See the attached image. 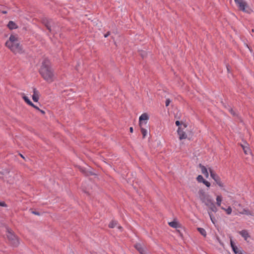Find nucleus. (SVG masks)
Instances as JSON below:
<instances>
[{"instance_id":"obj_7","label":"nucleus","mask_w":254,"mask_h":254,"mask_svg":"<svg viewBox=\"0 0 254 254\" xmlns=\"http://www.w3.org/2000/svg\"><path fill=\"white\" fill-rule=\"evenodd\" d=\"M186 128V126H184V128H181V127H179L177 130L178 134L179 136V139L180 140L186 139L187 137V134L186 131L184 130V129Z\"/></svg>"},{"instance_id":"obj_38","label":"nucleus","mask_w":254,"mask_h":254,"mask_svg":"<svg viewBox=\"0 0 254 254\" xmlns=\"http://www.w3.org/2000/svg\"><path fill=\"white\" fill-rule=\"evenodd\" d=\"M129 130H130V132H133V127H130V128H129Z\"/></svg>"},{"instance_id":"obj_25","label":"nucleus","mask_w":254,"mask_h":254,"mask_svg":"<svg viewBox=\"0 0 254 254\" xmlns=\"http://www.w3.org/2000/svg\"><path fill=\"white\" fill-rule=\"evenodd\" d=\"M141 128V132L142 134L143 138H145L147 133V130L143 127V126L140 127Z\"/></svg>"},{"instance_id":"obj_27","label":"nucleus","mask_w":254,"mask_h":254,"mask_svg":"<svg viewBox=\"0 0 254 254\" xmlns=\"http://www.w3.org/2000/svg\"><path fill=\"white\" fill-rule=\"evenodd\" d=\"M197 181L199 183H202L205 180L201 175H198L196 178Z\"/></svg>"},{"instance_id":"obj_18","label":"nucleus","mask_w":254,"mask_h":254,"mask_svg":"<svg viewBox=\"0 0 254 254\" xmlns=\"http://www.w3.org/2000/svg\"><path fill=\"white\" fill-rule=\"evenodd\" d=\"M241 146L243 148L244 152L246 154H249V153H251V150L250 149L249 147L243 144H242Z\"/></svg>"},{"instance_id":"obj_19","label":"nucleus","mask_w":254,"mask_h":254,"mask_svg":"<svg viewBox=\"0 0 254 254\" xmlns=\"http://www.w3.org/2000/svg\"><path fill=\"white\" fill-rule=\"evenodd\" d=\"M241 214H246L247 215L253 216V213L251 212L249 209H244L243 211L241 212Z\"/></svg>"},{"instance_id":"obj_28","label":"nucleus","mask_w":254,"mask_h":254,"mask_svg":"<svg viewBox=\"0 0 254 254\" xmlns=\"http://www.w3.org/2000/svg\"><path fill=\"white\" fill-rule=\"evenodd\" d=\"M202 183L207 187L210 186V183L205 180H204Z\"/></svg>"},{"instance_id":"obj_26","label":"nucleus","mask_w":254,"mask_h":254,"mask_svg":"<svg viewBox=\"0 0 254 254\" xmlns=\"http://www.w3.org/2000/svg\"><path fill=\"white\" fill-rule=\"evenodd\" d=\"M208 213L209 214V217L210 218V220H211V222L214 224H215V219L213 215L212 214L211 212H210L209 211H208Z\"/></svg>"},{"instance_id":"obj_37","label":"nucleus","mask_w":254,"mask_h":254,"mask_svg":"<svg viewBox=\"0 0 254 254\" xmlns=\"http://www.w3.org/2000/svg\"><path fill=\"white\" fill-rule=\"evenodd\" d=\"M109 35H110V32H108L107 33H106V34H105L104 37L106 38V37H107Z\"/></svg>"},{"instance_id":"obj_36","label":"nucleus","mask_w":254,"mask_h":254,"mask_svg":"<svg viewBox=\"0 0 254 254\" xmlns=\"http://www.w3.org/2000/svg\"><path fill=\"white\" fill-rule=\"evenodd\" d=\"M230 112L233 115H235V113L234 112H233V110L232 109H231L230 110H229Z\"/></svg>"},{"instance_id":"obj_16","label":"nucleus","mask_w":254,"mask_h":254,"mask_svg":"<svg viewBox=\"0 0 254 254\" xmlns=\"http://www.w3.org/2000/svg\"><path fill=\"white\" fill-rule=\"evenodd\" d=\"M202 202L204 203L205 205H206L207 206H209V205H210L211 203L213 202V200L210 198L209 196L202 200Z\"/></svg>"},{"instance_id":"obj_33","label":"nucleus","mask_w":254,"mask_h":254,"mask_svg":"<svg viewBox=\"0 0 254 254\" xmlns=\"http://www.w3.org/2000/svg\"><path fill=\"white\" fill-rule=\"evenodd\" d=\"M175 124L177 126H179L181 125V123L179 121H176L175 122Z\"/></svg>"},{"instance_id":"obj_10","label":"nucleus","mask_w":254,"mask_h":254,"mask_svg":"<svg viewBox=\"0 0 254 254\" xmlns=\"http://www.w3.org/2000/svg\"><path fill=\"white\" fill-rule=\"evenodd\" d=\"M198 194L201 201L209 197V195L202 190H199Z\"/></svg>"},{"instance_id":"obj_32","label":"nucleus","mask_w":254,"mask_h":254,"mask_svg":"<svg viewBox=\"0 0 254 254\" xmlns=\"http://www.w3.org/2000/svg\"><path fill=\"white\" fill-rule=\"evenodd\" d=\"M235 254H243L242 251L240 249L239 251L236 252Z\"/></svg>"},{"instance_id":"obj_39","label":"nucleus","mask_w":254,"mask_h":254,"mask_svg":"<svg viewBox=\"0 0 254 254\" xmlns=\"http://www.w3.org/2000/svg\"><path fill=\"white\" fill-rule=\"evenodd\" d=\"M39 111H40L42 114H45V112H44L43 110H40H40H39Z\"/></svg>"},{"instance_id":"obj_8","label":"nucleus","mask_w":254,"mask_h":254,"mask_svg":"<svg viewBox=\"0 0 254 254\" xmlns=\"http://www.w3.org/2000/svg\"><path fill=\"white\" fill-rule=\"evenodd\" d=\"M40 93L38 90L35 88H33V95L32 99L35 102H37L39 99Z\"/></svg>"},{"instance_id":"obj_1","label":"nucleus","mask_w":254,"mask_h":254,"mask_svg":"<svg viewBox=\"0 0 254 254\" xmlns=\"http://www.w3.org/2000/svg\"><path fill=\"white\" fill-rule=\"evenodd\" d=\"M39 72L42 77L47 82L51 83L54 81L55 76L49 60L45 59L43 61Z\"/></svg>"},{"instance_id":"obj_4","label":"nucleus","mask_w":254,"mask_h":254,"mask_svg":"<svg viewBox=\"0 0 254 254\" xmlns=\"http://www.w3.org/2000/svg\"><path fill=\"white\" fill-rule=\"evenodd\" d=\"M6 236L11 244L14 247L19 245V241L13 232L8 228H6Z\"/></svg>"},{"instance_id":"obj_13","label":"nucleus","mask_w":254,"mask_h":254,"mask_svg":"<svg viewBox=\"0 0 254 254\" xmlns=\"http://www.w3.org/2000/svg\"><path fill=\"white\" fill-rule=\"evenodd\" d=\"M135 249L141 254H145V251L141 244H136L135 245Z\"/></svg>"},{"instance_id":"obj_17","label":"nucleus","mask_w":254,"mask_h":254,"mask_svg":"<svg viewBox=\"0 0 254 254\" xmlns=\"http://www.w3.org/2000/svg\"><path fill=\"white\" fill-rule=\"evenodd\" d=\"M7 27L10 29H15L17 28L16 24L12 21H10L8 22V23L7 24Z\"/></svg>"},{"instance_id":"obj_41","label":"nucleus","mask_w":254,"mask_h":254,"mask_svg":"<svg viewBox=\"0 0 254 254\" xmlns=\"http://www.w3.org/2000/svg\"><path fill=\"white\" fill-rule=\"evenodd\" d=\"M20 156H21V157H22L23 158H24L22 155L20 154Z\"/></svg>"},{"instance_id":"obj_23","label":"nucleus","mask_w":254,"mask_h":254,"mask_svg":"<svg viewBox=\"0 0 254 254\" xmlns=\"http://www.w3.org/2000/svg\"><path fill=\"white\" fill-rule=\"evenodd\" d=\"M23 99L25 101V102L28 104L29 105L31 106L33 105V103L30 101V100L26 96H23Z\"/></svg>"},{"instance_id":"obj_15","label":"nucleus","mask_w":254,"mask_h":254,"mask_svg":"<svg viewBox=\"0 0 254 254\" xmlns=\"http://www.w3.org/2000/svg\"><path fill=\"white\" fill-rule=\"evenodd\" d=\"M230 245L234 253L241 249V248H239L236 246H235L234 242L232 240H230Z\"/></svg>"},{"instance_id":"obj_12","label":"nucleus","mask_w":254,"mask_h":254,"mask_svg":"<svg viewBox=\"0 0 254 254\" xmlns=\"http://www.w3.org/2000/svg\"><path fill=\"white\" fill-rule=\"evenodd\" d=\"M239 234L243 237L245 240H247L250 237V235L248 231L246 230H243L239 232Z\"/></svg>"},{"instance_id":"obj_3","label":"nucleus","mask_w":254,"mask_h":254,"mask_svg":"<svg viewBox=\"0 0 254 254\" xmlns=\"http://www.w3.org/2000/svg\"><path fill=\"white\" fill-rule=\"evenodd\" d=\"M239 9L244 12L251 13L252 10L250 8L247 2L244 0H234Z\"/></svg>"},{"instance_id":"obj_5","label":"nucleus","mask_w":254,"mask_h":254,"mask_svg":"<svg viewBox=\"0 0 254 254\" xmlns=\"http://www.w3.org/2000/svg\"><path fill=\"white\" fill-rule=\"evenodd\" d=\"M209 172L210 174L211 177L215 181L216 184L220 187H223V184L221 181L220 177L214 172L211 168H208Z\"/></svg>"},{"instance_id":"obj_30","label":"nucleus","mask_w":254,"mask_h":254,"mask_svg":"<svg viewBox=\"0 0 254 254\" xmlns=\"http://www.w3.org/2000/svg\"><path fill=\"white\" fill-rule=\"evenodd\" d=\"M0 206H3V207H5V206H6V204L3 201H2V202H0Z\"/></svg>"},{"instance_id":"obj_9","label":"nucleus","mask_w":254,"mask_h":254,"mask_svg":"<svg viewBox=\"0 0 254 254\" xmlns=\"http://www.w3.org/2000/svg\"><path fill=\"white\" fill-rule=\"evenodd\" d=\"M199 167L201 169V173L204 175V176L208 178L209 176V173L207 169L203 165L200 164Z\"/></svg>"},{"instance_id":"obj_20","label":"nucleus","mask_w":254,"mask_h":254,"mask_svg":"<svg viewBox=\"0 0 254 254\" xmlns=\"http://www.w3.org/2000/svg\"><path fill=\"white\" fill-rule=\"evenodd\" d=\"M198 231L204 237L206 236V232L205 230L202 228H197Z\"/></svg>"},{"instance_id":"obj_29","label":"nucleus","mask_w":254,"mask_h":254,"mask_svg":"<svg viewBox=\"0 0 254 254\" xmlns=\"http://www.w3.org/2000/svg\"><path fill=\"white\" fill-rule=\"evenodd\" d=\"M171 102V100L169 99H167L165 102V105L166 107L168 106Z\"/></svg>"},{"instance_id":"obj_42","label":"nucleus","mask_w":254,"mask_h":254,"mask_svg":"<svg viewBox=\"0 0 254 254\" xmlns=\"http://www.w3.org/2000/svg\"><path fill=\"white\" fill-rule=\"evenodd\" d=\"M2 13H6V11H2Z\"/></svg>"},{"instance_id":"obj_40","label":"nucleus","mask_w":254,"mask_h":254,"mask_svg":"<svg viewBox=\"0 0 254 254\" xmlns=\"http://www.w3.org/2000/svg\"><path fill=\"white\" fill-rule=\"evenodd\" d=\"M47 28H48V29H49V30L50 31H51V30H51V27H49L48 26H47Z\"/></svg>"},{"instance_id":"obj_22","label":"nucleus","mask_w":254,"mask_h":254,"mask_svg":"<svg viewBox=\"0 0 254 254\" xmlns=\"http://www.w3.org/2000/svg\"><path fill=\"white\" fill-rule=\"evenodd\" d=\"M118 225V222L115 220L112 221L109 224V227L111 228H115Z\"/></svg>"},{"instance_id":"obj_21","label":"nucleus","mask_w":254,"mask_h":254,"mask_svg":"<svg viewBox=\"0 0 254 254\" xmlns=\"http://www.w3.org/2000/svg\"><path fill=\"white\" fill-rule=\"evenodd\" d=\"M221 208L226 211L228 215H230L232 213V208L230 206H229L227 208H225L223 207H221Z\"/></svg>"},{"instance_id":"obj_2","label":"nucleus","mask_w":254,"mask_h":254,"mask_svg":"<svg viewBox=\"0 0 254 254\" xmlns=\"http://www.w3.org/2000/svg\"><path fill=\"white\" fill-rule=\"evenodd\" d=\"M5 46L14 54L23 53V48L16 35H11L9 40L5 43Z\"/></svg>"},{"instance_id":"obj_35","label":"nucleus","mask_w":254,"mask_h":254,"mask_svg":"<svg viewBox=\"0 0 254 254\" xmlns=\"http://www.w3.org/2000/svg\"><path fill=\"white\" fill-rule=\"evenodd\" d=\"M32 213L35 214V215H40V213L39 212H37V211H32Z\"/></svg>"},{"instance_id":"obj_34","label":"nucleus","mask_w":254,"mask_h":254,"mask_svg":"<svg viewBox=\"0 0 254 254\" xmlns=\"http://www.w3.org/2000/svg\"><path fill=\"white\" fill-rule=\"evenodd\" d=\"M117 227H118V229H119V230H120V231H122V230H123V228H122V226H121L120 225H118H118H117Z\"/></svg>"},{"instance_id":"obj_6","label":"nucleus","mask_w":254,"mask_h":254,"mask_svg":"<svg viewBox=\"0 0 254 254\" xmlns=\"http://www.w3.org/2000/svg\"><path fill=\"white\" fill-rule=\"evenodd\" d=\"M149 120V116L147 113L142 114L139 118V126L140 127L143 125H146Z\"/></svg>"},{"instance_id":"obj_11","label":"nucleus","mask_w":254,"mask_h":254,"mask_svg":"<svg viewBox=\"0 0 254 254\" xmlns=\"http://www.w3.org/2000/svg\"><path fill=\"white\" fill-rule=\"evenodd\" d=\"M169 225L174 228H181L180 224L176 220L174 221L169 222Z\"/></svg>"},{"instance_id":"obj_24","label":"nucleus","mask_w":254,"mask_h":254,"mask_svg":"<svg viewBox=\"0 0 254 254\" xmlns=\"http://www.w3.org/2000/svg\"><path fill=\"white\" fill-rule=\"evenodd\" d=\"M222 201V196L221 195H218L216 197V204L218 206H221Z\"/></svg>"},{"instance_id":"obj_31","label":"nucleus","mask_w":254,"mask_h":254,"mask_svg":"<svg viewBox=\"0 0 254 254\" xmlns=\"http://www.w3.org/2000/svg\"><path fill=\"white\" fill-rule=\"evenodd\" d=\"M31 106L33 107L37 110H40V109L37 106L35 105L33 103L32 105H31Z\"/></svg>"},{"instance_id":"obj_14","label":"nucleus","mask_w":254,"mask_h":254,"mask_svg":"<svg viewBox=\"0 0 254 254\" xmlns=\"http://www.w3.org/2000/svg\"><path fill=\"white\" fill-rule=\"evenodd\" d=\"M208 207L209 208L208 211H209L211 212H216L218 210L214 202L211 203L210 205H209V206H208Z\"/></svg>"}]
</instances>
